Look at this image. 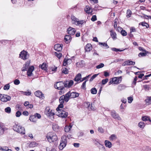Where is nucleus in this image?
I'll return each instance as SVG.
<instances>
[{
    "label": "nucleus",
    "mask_w": 151,
    "mask_h": 151,
    "mask_svg": "<svg viewBox=\"0 0 151 151\" xmlns=\"http://www.w3.org/2000/svg\"><path fill=\"white\" fill-rule=\"evenodd\" d=\"M63 85L64 82L62 81H60L56 83L54 85V87L56 89L58 90H63L64 89Z\"/></svg>",
    "instance_id": "obj_5"
},
{
    "label": "nucleus",
    "mask_w": 151,
    "mask_h": 151,
    "mask_svg": "<svg viewBox=\"0 0 151 151\" xmlns=\"http://www.w3.org/2000/svg\"><path fill=\"white\" fill-rule=\"evenodd\" d=\"M81 73H79L76 76L74 80L75 81H78L80 80L81 81Z\"/></svg>",
    "instance_id": "obj_24"
},
{
    "label": "nucleus",
    "mask_w": 151,
    "mask_h": 151,
    "mask_svg": "<svg viewBox=\"0 0 151 151\" xmlns=\"http://www.w3.org/2000/svg\"><path fill=\"white\" fill-rule=\"evenodd\" d=\"M73 125L70 124L69 125H66L65 126L64 128V130L65 132H69L71 130Z\"/></svg>",
    "instance_id": "obj_19"
},
{
    "label": "nucleus",
    "mask_w": 151,
    "mask_h": 151,
    "mask_svg": "<svg viewBox=\"0 0 151 151\" xmlns=\"http://www.w3.org/2000/svg\"><path fill=\"white\" fill-rule=\"evenodd\" d=\"M93 141L96 145H98V144H99V145H100V144H101L99 141L98 139H93Z\"/></svg>",
    "instance_id": "obj_40"
},
{
    "label": "nucleus",
    "mask_w": 151,
    "mask_h": 151,
    "mask_svg": "<svg viewBox=\"0 0 151 151\" xmlns=\"http://www.w3.org/2000/svg\"><path fill=\"white\" fill-rule=\"evenodd\" d=\"M92 48V46L91 44H87L85 47L86 51L89 52Z\"/></svg>",
    "instance_id": "obj_21"
},
{
    "label": "nucleus",
    "mask_w": 151,
    "mask_h": 151,
    "mask_svg": "<svg viewBox=\"0 0 151 151\" xmlns=\"http://www.w3.org/2000/svg\"><path fill=\"white\" fill-rule=\"evenodd\" d=\"M63 45L62 44H56L54 46V49L57 51H60L62 49Z\"/></svg>",
    "instance_id": "obj_12"
},
{
    "label": "nucleus",
    "mask_w": 151,
    "mask_h": 151,
    "mask_svg": "<svg viewBox=\"0 0 151 151\" xmlns=\"http://www.w3.org/2000/svg\"><path fill=\"white\" fill-rule=\"evenodd\" d=\"M117 83L119 84L120 83L122 80V77L121 76L119 77H117Z\"/></svg>",
    "instance_id": "obj_60"
},
{
    "label": "nucleus",
    "mask_w": 151,
    "mask_h": 151,
    "mask_svg": "<svg viewBox=\"0 0 151 151\" xmlns=\"http://www.w3.org/2000/svg\"><path fill=\"white\" fill-rule=\"evenodd\" d=\"M21 112L19 111H18L16 113L15 115L16 117H19L21 116Z\"/></svg>",
    "instance_id": "obj_57"
},
{
    "label": "nucleus",
    "mask_w": 151,
    "mask_h": 151,
    "mask_svg": "<svg viewBox=\"0 0 151 151\" xmlns=\"http://www.w3.org/2000/svg\"><path fill=\"white\" fill-rule=\"evenodd\" d=\"M20 126V125H18V124L17 123H15L13 126V129L16 132L17 131H19L18 130V127Z\"/></svg>",
    "instance_id": "obj_33"
},
{
    "label": "nucleus",
    "mask_w": 151,
    "mask_h": 151,
    "mask_svg": "<svg viewBox=\"0 0 151 151\" xmlns=\"http://www.w3.org/2000/svg\"><path fill=\"white\" fill-rule=\"evenodd\" d=\"M84 23H86V21L85 20H79L78 19L76 25V26H79V27L82 26V25Z\"/></svg>",
    "instance_id": "obj_23"
},
{
    "label": "nucleus",
    "mask_w": 151,
    "mask_h": 151,
    "mask_svg": "<svg viewBox=\"0 0 151 151\" xmlns=\"http://www.w3.org/2000/svg\"><path fill=\"white\" fill-rule=\"evenodd\" d=\"M84 10L88 14H92L93 12V9L88 6H86L84 8Z\"/></svg>",
    "instance_id": "obj_14"
},
{
    "label": "nucleus",
    "mask_w": 151,
    "mask_h": 151,
    "mask_svg": "<svg viewBox=\"0 0 151 151\" xmlns=\"http://www.w3.org/2000/svg\"><path fill=\"white\" fill-rule=\"evenodd\" d=\"M104 143L105 146L109 148H110L112 146L111 142L109 140H105L104 141Z\"/></svg>",
    "instance_id": "obj_20"
},
{
    "label": "nucleus",
    "mask_w": 151,
    "mask_h": 151,
    "mask_svg": "<svg viewBox=\"0 0 151 151\" xmlns=\"http://www.w3.org/2000/svg\"><path fill=\"white\" fill-rule=\"evenodd\" d=\"M49 110H46L45 111L46 114L51 119H54L53 116L55 114L54 113L52 110L50 111Z\"/></svg>",
    "instance_id": "obj_9"
},
{
    "label": "nucleus",
    "mask_w": 151,
    "mask_h": 151,
    "mask_svg": "<svg viewBox=\"0 0 151 151\" xmlns=\"http://www.w3.org/2000/svg\"><path fill=\"white\" fill-rule=\"evenodd\" d=\"M70 94H71V93L70 91H69L64 95V96L65 98V102H66L68 101L70 98H71V96H70Z\"/></svg>",
    "instance_id": "obj_22"
},
{
    "label": "nucleus",
    "mask_w": 151,
    "mask_h": 151,
    "mask_svg": "<svg viewBox=\"0 0 151 151\" xmlns=\"http://www.w3.org/2000/svg\"><path fill=\"white\" fill-rule=\"evenodd\" d=\"M142 121H146L150 119V117L147 116H142Z\"/></svg>",
    "instance_id": "obj_47"
},
{
    "label": "nucleus",
    "mask_w": 151,
    "mask_h": 151,
    "mask_svg": "<svg viewBox=\"0 0 151 151\" xmlns=\"http://www.w3.org/2000/svg\"><path fill=\"white\" fill-rule=\"evenodd\" d=\"M91 20L93 22H94L97 20L96 16V15H94L92 16L91 19Z\"/></svg>",
    "instance_id": "obj_59"
},
{
    "label": "nucleus",
    "mask_w": 151,
    "mask_h": 151,
    "mask_svg": "<svg viewBox=\"0 0 151 151\" xmlns=\"http://www.w3.org/2000/svg\"><path fill=\"white\" fill-rule=\"evenodd\" d=\"M112 79L113 81V82L114 84H117V78L116 77H114V78H112Z\"/></svg>",
    "instance_id": "obj_54"
},
{
    "label": "nucleus",
    "mask_w": 151,
    "mask_h": 151,
    "mask_svg": "<svg viewBox=\"0 0 151 151\" xmlns=\"http://www.w3.org/2000/svg\"><path fill=\"white\" fill-rule=\"evenodd\" d=\"M91 93L92 94H96L97 92V90L95 88H93L91 90Z\"/></svg>",
    "instance_id": "obj_37"
},
{
    "label": "nucleus",
    "mask_w": 151,
    "mask_h": 151,
    "mask_svg": "<svg viewBox=\"0 0 151 151\" xmlns=\"http://www.w3.org/2000/svg\"><path fill=\"white\" fill-rule=\"evenodd\" d=\"M99 74H95L94 75H93L91 78L89 80V81L90 82H91L93 80L96 78L99 75Z\"/></svg>",
    "instance_id": "obj_43"
},
{
    "label": "nucleus",
    "mask_w": 151,
    "mask_h": 151,
    "mask_svg": "<svg viewBox=\"0 0 151 151\" xmlns=\"http://www.w3.org/2000/svg\"><path fill=\"white\" fill-rule=\"evenodd\" d=\"M129 65H133L135 64V62L128 60Z\"/></svg>",
    "instance_id": "obj_63"
},
{
    "label": "nucleus",
    "mask_w": 151,
    "mask_h": 151,
    "mask_svg": "<svg viewBox=\"0 0 151 151\" xmlns=\"http://www.w3.org/2000/svg\"><path fill=\"white\" fill-rule=\"evenodd\" d=\"M38 144L35 142H32L29 144V146L30 147H33L37 146Z\"/></svg>",
    "instance_id": "obj_31"
},
{
    "label": "nucleus",
    "mask_w": 151,
    "mask_h": 151,
    "mask_svg": "<svg viewBox=\"0 0 151 151\" xmlns=\"http://www.w3.org/2000/svg\"><path fill=\"white\" fill-rule=\"evenodd\" d=\"M141 25H142L143 26L147 28L149 27V25L146 22H143L141 23ZM140 24V23L139 24Z\"/></svg>",
    "instance_id": "obj_42"
},
{
    "label": "nucleus",
    "mask_w": 151,
    "mask_h": 151,
    "mask_svg": "<svg viewBox=\"0 0 151 151\" xmlns=\"http://www.w3.org/2000/svg\"><path fill=\"white\" fill-rule=\"evenodd\" d=\"M35 69L34 66L33 65L29 67L28 69V70L27 72V74L28 76H33V74L32 73L33 71Z\"/></svg>",
    "instance_id": "obj_8"
},
{
    "label": "nucleus",
    "mask_w": 151,
    "mask_h": 151,
    "mask_svg": "<svg viewBox=\"0 0 151 151\" xmlns=\"http://www.w3.org/2000/svg\"><path fill=\"white\" fill-rule=\"evenodd\" d=\"M88 81V80H86L85 81H84L82 84V85L81 86V88H83L85 90L86 89V82Z\"/></svg>",
    "instance_id": "obj_39"
},
{
    "label": "nucleus",
    "mask_w": 151,
    "mask_h": 151,
    "mask_svg": "<svg viewBox=\"0 0 151 151\" xmlns=\"http://www.w3.org/2000/svg\"><path fill=\"white\" fill-rule=\"evenodd\" d=\"M108 79L106 78L105 79H103L101 81V83L102 84L105 85L106 84L108 81Z\"/></svg>",
    "instance_id": "obj_50"
},
{
    "label": "nucleus",
    "mask_w": 151,
    "mask_h": 151,
    "mask_svg": "<svg viewBox=\"0 0 151 151\" xmlns=\"http://www.w3.org/2000/svg\"><path fill=\"white\" fill-rule=\"evenodd\" d=\"M67 32L68 34L70 35H74L76 32V30L74 28L71 27H68L67 30Z\"/></svg>",
    "instance_id": "obj_11"
},
{
    "label": "nucleus",
    "mask_w": 151,
    "mask_h": 151,
    "mask_svg": "<svg viewBox=\"0 0 151 151\" xmlns=\"http://www.w3.org/2000/svg\"><path fill=\"white\" fill-rule=\"evenodd\" d=\"M91 76V74H89L88 75V76H86V77L83 78L81 80V82H82L84 80L86 81V80H87V79L88 78H89Z\"/></svg>",
    "instance_id": "obj_56"
},
{
    "label": "nucleus",
    "mask_w": 151,
    "mask_h": 151,
    "mask_svg": "<svg viewBox=\"0 0 151 151\" xmlns=\"http://www.w3.org/2000/svg\"><path fill=\"white\" fill-rule=\"evenodd\" d=\"M71 40V37L70 35H66L65 36L64 40L65 42H66L67 43L69 42Z\"/></svg>",
    "instance_id": "obj_18"
},
{
    "label": "nucleus",
    "mask_w": 151,
    "mask_h": 151,
    "mask_svg": "<svg viewBox=\"0 0 151 151\" xmlns=\"http://www.w3.org/2000/svg\"><path fill=\"white\" fill-rule=\"evenodd\" d=\"M126 88V86L123 84H120L118 87V90L119 91H121L124 89Z\"/></svg>",
    "instance_id": "obj_28"
},
{
    "label": "nucleus",
    "mask_w": 151,
    "mask_h": 151,
    "mask_svg": "<svg viewBox=\"0 0 151 151\" xmlns=\"http://www.w3.org/2000/svg\"><path fill=\"white\" fill-rule=\"evenodd\" d=\"M140 52L138 54V56L139 57L145 56L147 54L150 53V52L148 51L144 52Z\"/></svg>",
    "instance_id": "obj_29"
},
{
    "label": "nucleus",
    "mask_w": 151,
    "mask_h": 151,
    "mask_svg": "<svg viewBox=\"0 0 151 151\" xmlns=\"http://www.w3.org/2000/svg\"><path fill=\"white\" fill-rule=\"evenodd\" d=\"M98 147L99 148V149H101L104 151H106L105 148L103 145L100 144V146H98Z\"/></svg>",
    "instance_id": "obj_45"
},
{
    "label": "nucleus",
    "mask_w": 151,
    "mask_h": 151,
    "mask_svg": "<svg viewBox=\"0 0 151 151\" xmlns=\"http://www.w3.org/2000/svg\"><path fill=\"white\" fill-rule=\"evenodd\" d=\"M11 99V97L7 95L0 93V100L2 102H6Z\"/></svg>",
    "instance_id": "obj_4"
},
{
    "label": "nucleus",
    "mask_w": 151,
    "mask_h": 151,
    "mask_svg": "<svg viewBox=\"0 0 151 151\" xmlns=\"http://www.w3.org/2000/svg\"><path fill=\"white\" fill-rule=\"evenodd\" d=\"M0 150H5L6 151H8V150H11L9 149L8 147H1L0 146Z\"/></svg>",
    "instance_id": "obj_49"
},
{
    "label": "nucleus",
    "mask_w": 151,
    "mask_h": 151,
    "mask_svg": "<svg viewBox=\"0 0 151 151\" xmlns=\"http://www.w3.org/2000/svg\"><path fill=\"white\" fill-rule=\"evenodd\" d=\"M35 95L37 97H39L42 99H43L45 98L44 94L40 91H36L34 93Z\"/></svg>",
    "instance_id": "obj_10"
},
{
    "label": "nucleus",
    "mask_w": 151,
    "mask_h": 151,
    "mask_svg": "<svg viewBox=\"0 0 151 151\" xmlns=\"http://www.w3.org/2000/svg\"><path fill=\"white\" fill-rule=\"evenodd\" d=\"M110 32H111L110 35L113 40L116 39V34L114 32L113 30H111Z\"/></svg>",
    "instance_id": "obj_25"
},
{
    "label": "nucleus",
    "mask_w": 151,
    "mask_h": 151,
    "mask_svg": "<svg viewBox=\"0 0 151 151\" xmlns=\"http://www.w3.org/2000/svg\"><path fill=\"white\" fill-rule=\"evenodd\" d=\"M5 111L8 113H10L11 112V109L10 107H8L5 109Z\"/></svg>",
    "instance_id": "obj_44"
},
{
    "label": "nucleus",
    "mask_w": 151,
    "mask_h": 151,
    "mask_svg": "<svg viewBox=\"0 0 151 151\" xmlns=\"http://www.w3.org/2000/svg\"><path fill=\"white\" fill-rule=\"evenodd\" d=\"M67 143V137L64 135L62 137L60 142L59 145V148L60 150H62L66 146Z\"/></svg>",
    "instance_id": "obj_2"
},
{
    "label": "nucleus",
    "mask_w": 151,
    "mask_h": 151,
    "mask_svg": "<svg viewBox=\"0 0 151 151\" xmlns=\"http://www.w3.org/2000/svg\"><path fill=\"white\" fill-rule=\"evenodd\" d=\"M30 64V62L27 61L26 63L23 65L24 66H25L26 68H27V69H28V68H29V66Z\"/></svg>",
    "instance_id": "obj_51"
},
{
    "label": "nucleus",
    "mask_w": 151,
    "mask_h": 151,
    "mask_svg": "<svg viewBox=\"0 0 151 151\" xmlns=\"http://www.w3.org/2000/svg\"><path fill=\"white\" fill-rule=\"evenodd\" d=\"M64 86L66 88H69L73 84L74 82L73 80H70L69 81L66 80L64 82Z\"/></svg>",
    "instance_id": "obj_7"
},
{
    "label": "nucleus",
    "mask_w": 151,
    "mask_h": 151,
    "mask_svg": "<svg viewBox=\"0 0 151 151\" xmlns=\"http://www.w3.org/2000/svg\"><path fill=\"white\" fill-rule=\"evenodd\" d=\"M28 91H20V92L22 94H24L27 96H29L31 95V92L30 91L27 90Z\"/></svg>",
    "instance_id": "obj_30"
},
{
    "label": "nucleus",
    "mask_w": 151,
    "mask_h": 151,
    "mask_svg": "<svg viewBox=\"0 0 151 151\" xmlns=\"http://www.w3.org/2000/svg\"><path fill=\"white\" fill-rule=\"evenodd\" d=\"M39 67L44 70L46 71L47 70V65L45 63H43L42 64L40 65Z\"/></svg>",
    "instance_id": "obj_17"
},
{
    "label": "nucleus",
    "mask_w": 151,
    "mask_h": 151,
    "mask_svg": "<svg viewBox=\"0 0 151 151\" xmlns=\"http://www.w3.org/2000/svg\"><path fill=\"white\" fill-rule=\"evenodd\" d=\"M128 102L129 103H131L132 102L133 100V98L132 97H129L127 98Z\"/></svg>",
    "instance_id": "obj_58"
},
{
    "label": "nucleus",
    "mask_w": 151,
    "mask_h": 151,
    "mask_svg": "<svg viewBox=\"0 0 151 151\" xmlns=\"http://www.w3.org/2000/svg\"><path fill=\"white\" fill-rule=\"evenodd\" d=\"M29 119L31 122H36L37 121V119L35 117V116L32 115L30 116Z\"/></svg>",
    "instance_id": "obj_27"
},
{
    "label": "nucleus",
    "mask_w": 151,
    "mask_h": 151,
    "mask_svg": "<svg viewBox=\"0 0 151 151\" xmlns=\"http://www.w3.org/2000/svg\"><path fill=\"white\" fill-rule=\"evenodd\" d=\"M10 87V85L9 83H8L5 85L3 89L5 90H8L9 89Z\"/></svg>",
    "instance_id": "obj_38"
},
{
    "label": "nucleus",
    "mask_w": 151,
    "mask_h": 151,
    "mask_svg": "<svg viewBox=\"0 0 151 151\" xmlns=\"http://www.w3.org/2000/svg\"><path fill=\"white\" fill-rule=\"evenodd\" d=\"M126 49H124V50H120L119 49L116 48L115 47H112L111 48V50L115 52H122Z\"/></svg>",
    "instance_id": "obj_34"
},
{
    "label": "nucleus",
    "mask_w": 151,
    "mask_h": 151,
    "mask_svg": "<svg viewBox=\"0 0 151 151\" xmlns=\"http://www.w3.org/2000/svg\"><path fill=\"white\" fill-rule=\"evenodd\" d=\"M121 33L122 35L124 36H126L127 35V32L126 31L123 29L121 31Z\"/></svg>",
    "instance_id": "obj_48"
},
{
    "label": "nucleus",
    "mask_w": 151,
    "mask_h": 151,
    "mask_svg": "<svg viewBox=\"0 0 151 151\" xmlns=\"http://www.w3.org/2000/svg\"><path fill=\"white\" fill-rule=\"evenodd\" d=\"M146 101L149 104H151V97H149L146 100Z\"/></svg>",
    "instance_id": "obj_61"
},
{
    "label": "nucleus",
    "mask_w": 151,
    "mask_h": 151,
    "mask_svg": "<svg viewBox=\"0 0 151 151\" xmlns=\"http://www.w3.org/2000/svg\"><path fill=\"white\" fill-rule=\"evenodd\" d=\"M62 72L65 74H68L69 71L68 69L65 67H63L62 69Z\"/></svg>",
    "instance_id": "obj_35"
},
{
    "label": "nucleus",
    "mask_w": 151,
    "mask_h": 151,
    "mask_svg": "<svg viewBox=\"0 0 151 151\" xmlns=\"http://www.w3.org/2000/svg\"><path fill=\"white\" fill-rule=\"evenodd\" d=\"M111 115L114 119L118 120H121V118L119 114H117L114 111H113L111 112Z\"/></svg>",
    "instance_id": "obj_13"
},
{
    "label": "nucleus",
    "mask_w": 151,
    "mask_h": 151,
    "mask_svg": "<svg viewBox=\"0 0 151 151\" xmlns=\"http://www.w3.org/2000/svg\"><path fill=\"white\" fill-rule=\"evenodd\" d=\"M14 83L16 85H18L20 83V82L18 79H16L14 81Z\"/></svg>",
    "instance_id": "obj_55"
},
{
    "label": "nucleus",
    "mask_w": 151,
    "mask_h": 151,
    "mask_svg": "<svg viewBox=\"0 0 151 151\" xmlns=\"http://www.w3.org/2000/svg\"><path fill=\"white\" fill-rule=\"evenodd\" d=\"M29 57V55L27 51L23 50L19 54V58L24 60L27 59Z\"/></svg>",
    "instance_id": "obj_3"
},
{
    "label": "nucleus",
    "mask_w": 151,
    "mask_h": 151,
    "mask_svg": "<svg viewBox=\"0 0 151 151\" xmlns=\"http://www.w3.org/2000/svg\"><path fill=\"white\" fill-rule=\"evenodd\" d=\"M18 130L19 131H17V132L22 134H25V130L24 127H22L20 126L18 127Z\"/></svg>",
    "instance_id": "obj_16"
},
{
    "label": "nucleus",
    "mask_w": 151,
    "mask_h": 151,
    "mask_svg": "<svg viewBox=\"0 0 151 151\" xmlns=\"http://www.w3.org/2000/svg\"><path fill=\"white\" fill-rule=\"evenodd\" d=\"M68 113L67 112L62 110L60 111L59 113H57V115L59 117L62 118H66L68 116Z\"/></svg>",
    "instance_id": "obj_6"
},
{
    "label": "nucleus",
    "mask_w": 151,
    "mask_h": 151,
    "mask_svg": "<svg viewBox=\"0 0 151 151\" xmlns=\"http://www.w3.org/2000/svg\"><path fill=\"white\" fill-rule=\"evenodd\" d=\"M143 88L146 91H148L150 88L149 86L147 85H145L143 86Z\"/></svg>",
    "instance_id": "obj_46"
},
{
    "label": "nucleus",
    "mask_w": 151,
    "mask_h": 151,
    "mask_svg": "<svg viewBox=\"0 0 151 151\" xmlns=\"http://www.w3.org/2000/svg\"><path fill=\"white\" fill-rule=\"evenodd\" d=\"M0 41L1 44H3L4 45H6L7 43H8L9 42V40H2Z\"/></svg>",
    "instance_id": "obj_53"
},
{
    "label": "nucleus",
    "mask_w": 151,
    "mask_h": 151,
    "mask_svg": "<svg viewBox=\"0 0 151 151\" xmlns=\"http://www.w3.org/2000/svg\"><path fill=\"white\" fill-rule=\"evenodd\" d=\"M138 125L140 128L143 129L145 127V124L143 122H140L138 123Z\"/></svg>",
    "instance_id": "obj_36"
},
{
    "label": "nucleus",
    "mask_w": 151,
    "mask_h": 151,
    "mask_svg": "<svg viewBox=\"0 0 151 151\" xmlns=\"http://www.w3.org/2000/svg\"><path fill=\"white\" fill-rule=\"evenodd\" d=\"M70 95L71 96V98H72L78 97L79 95V94L76 92H74L71 93Z\"/></svg>",
    "instance_id": "obj_26"
},
{
    "label": "nucleus",
    "mask_w": 151,
    "mask_h": 151,
    "mask_svg": "<svg viewBox=\"0 0 151 151\" xmlns=\"http://www.w3.org/2000/svg\"><path fill=\"white\" fill-rule=\"evenodd\" d=\"M104 66V64L103 63H101L99 65L96 66L97 69H99L103 67Z\"/></svg>",
    "instance_id": "obj_52"
},
{
    "label": "nucleus",
    "mask_w": 151,
    "mask_h": 151,
    "mask_svg": "<svg viewBox=\"0 0 151 151\" xmlns=\"http://www.w3.org/2000/svg\"><path fill=\"white\" fill-rule=\"evenodd\" d=\"M46 137L48 141L50 143L54 142L58 139L56 134L54 133H48L47 134Z\"/></svg>",
    "instance_id": "obj_1"
},
{
    "label": "nucleus",
    "mask_w": 151,
    "mask_h": 151,
    "mask_svg": "<svg viewBox=\"0 0 151 151\" xmlns=\"http://www.w3.org/2000/svg\"><path fill=\"white\" fill-rule=\"evenodd\" d=\"M127 14H128L127 15V17L128 16L129 17H130V16H131V14H132V12H131V10H130L128 9L127 11Z\"/></svg>",
    "instance_id": "obj_62"
},
{
    "label": "nucleus",
    "mask_w": 151,
    "mask_h": 151,
    "mask_svg": "<svg viewBox=\"0 0 151 151\" xmlns=\"http://www.w3.org/2000/svg\"><path fill=\"white\" fill-rule=\"evenodd\" d=\"M117 139V137L114 134L111 135L109 138V139L110 141H112L114 140H116Z\"/></svg>",
    "instance_id": "obj_32"
},
{
    "label": "nucleus",
    "mask_w": 151,
    "mask_h": 151,
    "mask_svg": "<svg viewBox=\"0 0 151 151\" xmlns=\"http://www.w3.org/2000/svg\"><path fill=\"white\" fill-rule=\"evenodd\" d=\"M71 19L72 20V23L75 25L76 24L78 19L76 17L73 15L72 14L71 16Z\"/></svg>",
    "instance_id": "obj_15"
},
{
    "label": "nucleus",
    "mask_w": 151,
    "mask_h": 151,
    "mask_svg": "<svg viewBox=\"0 0 151 151\" xmlns=\"http://www.w3.org/2000/svg\"><path fill=\"white\" fill-rule=\"evenodd\" d=\"M55 55L59 59L62 57V55L61 53L59 52V53H58L57 52H55Z\"/></svg>",
    "instance_id": "obj_41"
},
{
    "label": "nucleus",
    "mask_w": 151,
    "mask_h": 151,
    "mask_svg": "<svg viewBox=\"0 0 151 151\" xmlns=\"http://www.w3.org/2000/svg\"><path fill=\"white\" fill-rule=\"evenodd\" d=\"M98 131L99 132L102 133H103L104 132V129L101 127H99L98 128Z\"/></svg>",
    "instance_id": "obj_64"
}]
</instances>
